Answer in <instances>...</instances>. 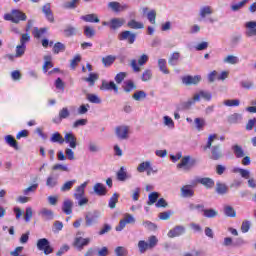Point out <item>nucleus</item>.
Returning a JSON list of instances; mask_svg holds the SVG:
<instances>
[{"label": "nucleus", "mask_w": 256, "mask_h": 256, "mask_svg": "<svg viewBox=\"0 0 256 256\" xmlns=\"http://www.w3.org/2000/svg\"><path fill=\"white\" fill-rule=\"evenodd\" d=\"M201 75H186L182 77V83L186 86L199 85L201 83Z\"/></svg>", "instance_id": "5"}, {"label": "nucleus", "mask_w": 256, "mask_h": 256, "mask_svg": "<svg viewBox=\"0 0 256 256\" xmlns=\"http://www.w3.org/2000/svg\"><path fill=\"white\" fill-rule=\"evenodd\" d=\"M64 141L65 143L69 144V147H71V149L77 148V137H75L74 133H66L64 136Z\"/></svg>", "instance_id": "11"}, {"label": "nucleus", "mask_w": 256, "mask_h": 256, "mask_svg": "<svg viewBox=\"0 0 256 256\" xmlns=\"http://www.w3.org/2000/svg\"><path fill=\"white\" fill-rule=\"evenodd\" d=\"M232 151L237 159L245 157V150H243V147L239 144H234L232 146Z\"/></svg>", "instance_id": "25"}, {"label": "nucleus", "mask_w": 256, "mask_h": 256, "mask_svg": "<svg viewBox=\"0 0 256 256\" xmlns=\"http://www.w3.org/2000/svg\"><path fill=\"white\" fill-rule=\"evenodd\" d=\"M47 31H48L47 28L34 27L32 31V35L35 39H41V37L45 36V33H47Z\"/></svg>", "instance_id": "27"}, {"label": "nucleus", "mask_w": 256, "mask_h": 256, "mask_svg": "<svg viewBox=\"0 0 256 256\" xmlns=\"http://www.w3.org/2000/svg\"><path fill=\"white\" fill-rule=\"evenodd\" d=\"M181 197L184 199H189L195 195V190H193L192 185H184L180 189Z\"/></svg>", "instance_id": "8"}, {"label": "nucleus", "mask_w": 256, "mask_h": 256, "mask_svg": "<svg viewBox=\"0 0 256 256\" xmlns=\"http://www.w3.org/2000/svg\"><path fill=\"white\" fill-rule=\"evenodd\" d=\"M147 19L152 25H155L157 19V11L151 10L150 12H148Z\"/></svg>", "instance_id": "57"}, {"label": "nucleus", "mask_w": 256, "mask_h": 256, "mask_svg": "<svg viewBox=\"0 0 256 256\" xmlns=\"http://www.w3.org/2000/svg\"><path fill=\"white\" fill-rule=\"evenodd\" d=\"M116 135L118 139H127L129 135V127L128 126H117L116 127Z\"/></svg>", "instance_id": "17"}, {"label": "nucleus", "mask_w": 256, "mask_h": 256, "mask_svg": "<svg viewBox=\"0 0 256 256\" xmlns=\"http://www.w3.org/2000/svg\"><path fill=\"white\" fill-rule=\"evenodd\" d=\"M241 119H243V116L239 113H234L230 116H228V123L231 125L241 123Z\"/></svg>", "instance_id": "31"}, {"label": "nucleus", "mask_w": 256, "mask_h": 256, "mask_svg": "<svg viewBox=\"0 0 256 256\" xmlns=\"http://www.w3.org/2000/svg\"><path fill=\"white\" fill-rule=\"evenodd\" d=\"M25 51H27V45H24V44L17 45L15 57H23L25 55Z\"/></svg>", "instance_id": "43"}, {"label": "nucleus", "mask_w": 256, "mask_h": 256, "mask_svg": "<svg viewBox=\"0 0 256 256\" xmlns=\"http://www.w3.org/2000/svg\"><path fill=\"white\" fill-rule=\"evenodd\" d=\"M90 241L91 240L89 238L78 237L74 240V247H76L77 249H79V251H81L83 247L89 245Z\"/></svg>", "instance_id": "19"}, {"label": "nucleus", "mask_w": 256, "mask_h": 256, "mask_svg": "<svg viewBox=\"0 0 256 256\" xmlns=\"http://www.w3.org/2000/svg\"><path fill=\"white\" fill-rule=\"evenodd\" d=\"M223 157V152L221 151V148L219 145L213 146L211 148V159L213 161H219Z\"/></svg>", "instance_id": "18"}, {"label": "nucleus", "mask_w": 256, "mask_h": 256, "mask_svg": "<svg viewBox=\"0 0 256 256\" xmlns=\"http://www.w3.org/2000/svg\"><path fill=\"white\" fill-rule=\"evenodd\" d=\"M233 173H240L241 177L244 179H249V171L243 168H234Z\"/></svg>", "instance_id": "59"}, {"label": "nucleus", "mask_w": 256, "mask_h": 256, "mask_svg": "<svg viewBox=\"0 0 256 256\" xmlns=\"http://www.w3.org/2000/svg\"><path fill=\"white\" fill-rule=\"evenodd\" d=\"M117 179L118 181H125L127 179V172L125 171V168L121 167L119 169L117 172Z\"/></svg>", "instance_id": "61"}, {"label": "nucleus", "mask_w": 256, "mask_h": 256, "mask_svg": "<svg viewBox=\"0 0 256 256\" xmlns=\"http://www.w3.org/2000/svg\"><path fill=\"white\" fill-rule=\"evenodd\" d=\"M179 59H181V53L173 52L168 59V64L171 65V67H175V65H179Z\"/></svg>", "instance_id": "26"}, {"label": "nucleus", "mask_w": 256, "mask_h": 256, "mask_svg": "<svg viewBox=\"0 0 256 256\" xmlns=\"http://www.w3.org/2000/svg\"><path fill=\"white\" fill-rule=\"evenodd\" d=\"M157 199H159V193L158 192H151L148 195L147 205H154V203H157Z\"/></svg>", "instance_id": "51"}, {"label": "nucleus", "mask_w": 256, "mask_h": 256, "mask_svg": "<svg viewBox=\"0 0 256 256\" xmlns=\"http://www.w3.org/2000/svg\"><path fill=\"white\" fill-rule=\"evenodd\" d=\"M197 165V159L191 156H184L180 163L177 164L178 169H184L185 171H189V169H193Z\"/></svg>", "instance_id": "2"}, {"label": "nucleus", "mask_w": 256, "mask_h": 256, "mask_svg": "<svg viewBox=\"0 0 256 256\" xmlns=\"http://www.w3.org/2000/svg\"><path fill=\"white\" fill-rule=\"evenodd\" d=\"M229 191V188L225 183L217 182L216 183V193L218 195H225Z\"/></svg>", "instance_id": "30"}, {"label": "nucleus", "mask_w": 256, "mask_h": 256, "mask_svg": "<svg viewBox=\"0 0 256 256\" xmlns=\"http://www.w3.org/2000/svg\"><path fill=\"white\" fill-rule=\"evenodd\" d=\"M93 189L94 193H96V195L99 197H104V195H107V187H105L102 183H96Z\"/></svg>", "instance_id": "22"}, {"label": "nucleus", "mask_w": 256, "mask_h": 256, "mask_svg": "<svg viewBox=\"0 0 256 256\" xmlns=\"http://www.w3.org/2000/svg\"><path fill=\"white\" fill-rule=\"evenodd\" d=\"M130 29H144L145 24L143 22H137L136 20L132 19L127 23Z\"/></svg>", "instance_id": "34"}, {"label": "nucleus", "mask_w": 256, "mask_h": 256, "mask_svg": "<svg viewBox=\"0 0 256 256\" xmlns=\"http://www.w3.org/2000/svg\"><path fill=\"white\" fill-rule=\"evenodd\" d=\"M119 202V194L114 193L108 203V206L110 207V209H115V207H117V203Z\"/></svg>", "instance_id": "45"}, {"label": "nucleus", "mask_w": 256, "mask_h": 256, "mask_svg": "<svg viewBox=\"0 0 256 256\" xmlns=\"http://www.w3.org/2000/svg\"><path fill=\"white\" fill-rule=\"evenodd\" d=\"M47 187H50V189H53V187H57V178L53 176H49L46 180Z\"/></svg>", "instance_id": "60"}, {"label": "nucleus", "mask_w": 256, "mask_h": 256, "mask_svg": "<svg viewBox=\"0 0 256 256\" xmlns=\"http://www.w3.org/2000/svg\"><path fill=\"white\" fill-rule=\"evenodd\" d=\"M135 223V218L131 214H125L124 219L120 220L119 224L116 226V231H123L124 227L127 226V224H133Z\"/></svg>", "instance_id": "6"}, {"label": "nucleus", "mask_w": 256, "mask_h": 256, "mask_svg": "<svg viewBox=\"0 0 256 256\" xmlns=\"http://www.w3.org/2000/svg\"><path fill=\"white\" fill-rule=\"evenodd\" d=\"M85 221H86V227H91V225H95V223H97V216L88 213L85 216Z\"/></svg>", "instance_id": "38"}, {"label": "nucleus", "mask_w": 256, "mask_h": 256, "mask_svg": "<svg viewBox=\"0 0 256 256\" xmlns=\"http://www.w3.org/2000/svg\"><path fill=\"white\" fill-rule=\"evenodd\" d=\"M66 47L65 44L61 43V42H56L53 46V53L55 55H59V53H63V51H65Z\"/></svg>", "instance_id": "41"}, {"label": "nucleus", "mask_w": 256, "mask_h": 256, "mask_svg": "<svg viewBox=\"0 0 256 256\" xmlns=\"http://www.w3.org/2000/svg\"><path fill=\"white\" fill-rule=\"evenodd\" d=\"M159 70L164 73V75H169V69L167 68V60L159 59L158 60Z\"/></svg>", "instance_id": "33"}, {"label": "nucleus", "mask_w": 256, "mask_h": 256, "mask_svg": "<svg viewBox=\"0 0 256 256\" xmlns=\"http://www.w3.org/2000/svg\"><path fill=\"white\" fill-rule=\"evenodd\" d=\"M5 21H11L12 23H19L20 21H27V15L21 10H12L11 14L6 13L4 15Z\"/></svg>", "instance_id": "1"}, {"label": "nucleus", "mask_w": 256, "mask_h": 256, "mask_svg": "<svg viewBox=\"0 0 256 256\" xmlns=\"http://www.w3.org/2000/svg\"><path fill=\"white\" fill-rule=\"evenodd\" d=\"M64 35L65 37H73L77 35V28L71 25L66 26V28L64 29Z\"/></svg>", "instance_id": "35"}, {"label": "nucleus", "mask_w": 256, "mask_h": 256, "mask_svg": "<svg viewBox=\"0 0 256 256\" xmlns=\"http://www.w3.org/2000/svg\"><path fill=\"white\" fill-rule=\"evenodd\" d=\"M82 21H85V23H100L101 20L99 19V16L97 14H87L84 16H81Z\"/></svg>", "instance_id": "23"}, {"label": "nucleus", "mask_w": 256, "mask_h": 256, "mask_svg": "<svg viewBox=\"0 0 256 256\" xmlns=\"http://www.w3.org/2000/svg\"><path fill=\"white\" fill-rule=\"evenodd\" d=\"M203 215L204 217H206L207 219H213L215 217H217V215H219V212H217V210L210 208V209H204L203 210Z\"/></svg>", "instance_id": "32"}, {"label": "nucleus", "mask_w": 256, "mask_h": 256, "mask_svg": "<svg viewBox=\"0 0 256 256\" xmlns=\"http://www.w3.org/2000/svg\"><path fill=\"white\" fill-rule=\"evenodd\" d=\"M200 185H203L206 189H213L215 187V181L209 177L200 178L197 180Z\"/></svg>", "instance_id": "20"}, {"label": "nucleus", "mask_w": 256, "mask_h": 256, "mask_svg": "<svg viewBox=\"0 0 256 256\" xmlns=\"http://www.w3.org/2000/svg\"><path fill=\"white\" fill-rule=\"evenodd\" d=\"M39 215H41L42 219H44L45 221H51L55 217L53 210L47 208H42L39 212Z\"/></svg>", "instance_id": "21"}, {"label": "nucleus", "mask_w": 256, "mask_h": 256, "mask_svg": "<svg viewBox=\"0 0 256 256\" xmlns=\"http://www.w3.org/2000/svg\"><path fill=\"white\" fill-rule=\"evenodd\" d=\"M211 97H212L211 93L201 90L199 93H196L193 96V101L199 102L201 101V99H205V101H211Z\"/></svg>", "instance_id": "15"}, {"label": "nucleus", "mask_w": 256, "mask_h": 256, "mask_svg": "<svg viewBox=\"0 0 256 256\" xmlns=\"http://www.w3.org/2000/svg\"><path fill=\"white\" fill-rule=\"evenodd\" d=\"M84 35L87 37V39H93L95 35V28L91 26H85L84 27Z\"/></svg>", "instance_id": "46"}, {"label": "nucleus", "mask_w": 256, "mask_h": 256, "mask_svg": "<svg viewBox=\"0 0 256 256\" xmlns=\"http://www.w3.org/2000/svg\"><path fill=\"white\" fill-rule=\"evenodd\" d=\"M75 183H77V180H70L65 182L62 187L60 188V191H62L63 193H65V191H71V189H73V186L75 185Z\"/></svg>", "instance_id": "39"}, {"label": "nucleus", "mask_w": 256, "mask_h": 256, "mask_svg": "<svg viewBox=\"0 0 256 256\" xmlns=\"http://www.w3.org/2000/svg\"><path fill=\"white\" fill-rule=\"evenodd\" d=\"M116 256H127V249L122 246H118L115 249Z\"/></svg>", "instance_id": "64"}, {"label": "nucleus", "mask_w": 256, "mask_h": 256, "mask_svg": "<svg viewBox=\"0 0 256 256\" xmlns=\"http://www.w3.org/2000/svg\"><path fill=\"white\" fill-rule=\"evenodd\" d=\"M224 215H226V217H237V212L235 211V208H233L232 206H224Z\"/></svg>", "instance_id": "40"}, {"label": "nucleus", "mask_w": 256, "mask_h": 256, "mask_svg": "<svg viewBox=\"0 0 256 256\" xmlns=\"http://www.w3.org/2000/svg\"><path fill=\"white\" fill-rule=\"evenodd\" d=\"M77 3H79V0H71L70 2H66L64 4V9H77Z\"/></svg>", "instance_id": "63"}, {"label": "nucleus", "mask_w": 256, "mask_h": 256, "mask_svg": "<svg viewBox=\"0 0 256 256\" xmlns=\"http://www.w3.org/2000/svg\"><path fill=\"white\" fill-rule=\"evenodd\" d=\"M42 13H44L47 21L49 23H55V17L53 16V11H51V4L47 3L42 7Z\"/></svg>", "instance_id": "10"}, {"label": "nucleus", "mask_w": 256, "mask_h": 256, "mask_svg": "<svg viewBox=\"0 0 256 256\" xmlns=\"http://www.w3.org/2000/svg\"><path fill=\"white\" fill-rule=\"evenodd\" d=\"M185 233V228L183 226H176L173 229L169 230L168 237L173 239L175 237H181Z\"/></svg>", "instance_id": "12"}, {"label": "nucleus", "mask_w": 256, "mask_h": 256, "mask_svg": "<svg viewBox=\"0 0 256 256\" xmlns=\"http://www.w3.org/2000/svg\"><path fill=\"white\" fill-rule=\"evenodd\" d=\"M217 139V134H211L208 137L207 144L203 147L204 151H207V149H211V146L213 145V142Z\"/></svg>", "instance_id": "55"}, {"label": "nucleus", "mask_w": 256, "mask_h": 256, "mask_svg": "<svg viewBox=\"0 0 256 256\" xmlns=\"http://www.w3.org/2000/svg\"><path fill=\"white\" fill-rule=\"evenodd\" d=\"M118 39L119 41H128L129 45H133V43H135V39H137V34L129 30H125L118 35Z\"/></svg>", "instance_id": "4"}, {"label": "nucleus", "mask_w": 256, "mask_h": 256, "mask_svg": "<svg viewBox=\"0 0 256 256\" xmlns=\"http://www.w3.org/2000/svg\"><path fill=\"white\" fill-rule=\"evenodd\" d=\"M97 79H99V75L95 73H90L89 77L83 78V81H86V83H89L90 87H94L95 81H97Z\"/></svg>", "instance_id": "37"}, {"label": "nucleus", "mask_w": 256, "mask_h": 256, "mask_svg": "<svg viewBox=\"0 0 256 256\" xmlns=\"http://www.w3.org/2000/svg\"><path fill=\"white\" fill-rule=\"evenodd\" d=\"M85 187H87V182H84L76 188V192L74 193L75 199H81L85 196Z\"/></svg>", "instance_id": "28"}, {"label": "nucleus", "mask_w": 256, "mask_h": 256, "mask_svg": "<svg viewBox=\"0 0 256 256\" xmlns=\"http://www.w3.org/2000/svg\"><path fill=\"white\" fill-rule=\"evenodd\" d=\"M37 189H39V184L35 183L32 184L31 186L25 188L23 190L24 195H29V193H35L37 191Z\"/></svg>", "instance_id": "54"}, {"label": "nucleus", "mask_w": 256, "mask_h": 256, "mask_svg": "<svg viewBox=\"0 0 256 256\" xmlns=\"http://www.w3.org/2000/svg\"><path fill=\"white\" fill-rule=\"evenodd\" d=\"M70 115H71V112L69 111V108L64 107L59 111L58 117L60 121H63V119H68Z\"/></svg>", "instance_id": "44"}, {"label": "nucleus", "mask_w": 256, "mask_h": 256, "mask_svg": "<svg viewBox=\"0 0 256 256\" xmlns=\"http://www.w3.org/2000/svg\"><path fill=\"white\" fill-rule=\"evenodd\" d=\"M213 14V9H211V6H204L200 10V17L202 19H205L207 15H212Z\"/></svg>", "instance_id": "47"}, {"label": "nucleus", "mask_w": 256, "mask_h": 256, "mask_svg": "<svg viewBox=\"0 0 256 256\" xmlns=\"http://www.w3.org/2000/svg\"><path fill=\"white\" fill-rule=\"evenodd\" d=\"M153 77V72H151V70L146 69L143 74H142V81L147 82V81H151V78Z\"/></svg>", "instance_id": "62"}, {"label": "nucleus", "mask_w": 256, "mask_h": 256, "mask_svg": "<svg viewBox=\"0 0 256 256\" xmlns=\"http://www.w3.org/2000/svg\"><path fill=\"white\" fill-rule=\"evenodd\" d=\"M101 91H114L115 93H119V88L117 87V84L115 82L110 81H102V85L100 86Z\"/></svg>", "instance_id": "9"}, {"label": "nucleus", "mask_w": 256, "mask_h": 256, "mask_svg": "<svg viewBox=\"0 0 256 256\" xmlns=\"http://www.w3.org/2000/svg\"><path fill=\"white\" fill-rule=\"evenodd\" d=\"M6 145L15 149V151H19V142L13 137V135H6L4 137Z\"/></svg>", "instance_id": "16"}, {"label": "nucleus", "mask_w": 256, "mask_h": 256, "mask_svg": "<svg viewBox=\"0 0 256 256\" xmlns=\"http://www.w3.org/2000/svg\"><path fill=\"white\" fill-rule=\"evenodd\" d=\"M226 107H239L241 101L239 99H228L223 102Z\"/></svg>", "instance_id": "50"}, {"label": "nucleus", "mask_w": 256, "mask_h": 256, "mask_svg": "<svg viewBox=\"0 0 256 256\" xmlns=\"http://www.w3.org/2000/svg\"><path fill=\"white\" fill-rule=\"evenodd\" d=\"M223 61L224 63H228V65H237V63H239V58L234 55H228Z\"/></svg>", "instance_id": "48"}, {"label": "nucleus", "mask_w": 256, "mask_h": 256, "mask_svg": "<svg viewBox=\"0 0 256 256\" xmlns=\"http://www.w3.org/2000/svg\"><path fill=\"white\" fill-rule=\"evenodd\" d=\"M138 249L140 253H145L148 249H151L149 247V243L145 242V240H140L138 242Z\"/></svg>", "instance_id": "53"}, {"label": "nucleus", "mask_w": 256, "mask_h": 256, "mask_svg": "<svg viewBox=\"0 0 256 256\" xmlns=\"http://www.w3.org/2000/svg\"><path fill=\"white\" fill-rule=\"evenodd\" d=\"M45 63L42 67L44 73H47V71H49V69H52L53 67V62H51V56H45Z\"/></svg>", "instance_id": "49"}, {"label": "nucleus", "mask_w": 256, "mask_h": 256, "mask_svg": "<svg viewBox=\"0 0 256 256\" xmlns=\"http://www.w3.org/2000/svg\"><path fill=\"white\" fill-rule=\"evenodd\" d=\"M87 100L90 103H95L96 105H99V103H101V98H99V96L95 94H87Z\"/></svg>", "instance_id": "58"}, {"label": "nucleus", "mask_w": 256, "mask_h": 256, "mask_svg": "<svg viewBox=\"0 0 256 256\" xmlns=\"http://www.w3.org/2000/svg\"><path fill=\"white\" fill-rule=\"evenodd\" d=\"M247 37H256V21H249L245 24Z\"/></svg>", "instance_id": "13"}, {"label": "nucleus", "mask_w": 256, "mask_h": 256, "mask_svg": "<svg viewBox=\"0 0 256 256\" xmlns=\"http://www.w3.org/2000/svg\"><path fill=\"white\" fill-rule=\"evenodd\" d=\"M135 89H137V85H135V82H133V80H128L125 82V93H131V91H135Z\"/></svg>", "instance_id": "42"}, {"label": "nucleus", "mask_w": 256, "mask_h": 256, "mask_svg": "<svg viewBox=\"0 0 256 256\" xmlns=\"http://www.w3.org/2000/svg\"><path fill=\"white\" fill-rule=\"evenodd\" d=\"M115 59H116L115 56L108 55V56L102 58V63L104 65V67H111L113 65V63H115Z\"/></svg>", "instance_id": "36"}, {"label": "nucleus", "mask_w": 256, "mask_h": 256, "mask_svg": "<svg viewBox=\"0 0 256 256\" xmlns=\"http://www.w3.org/2000/svg\"><path fill=\"white\" fill-rule=\"evenodd\" d=\"M51 143H59V145H63L65 143V138L59 132H55L52 134L50 138Z\"/></svg>", "instance_id": "29"}, {"label": "nucleus", "mask_w": 256, "mask_h": 256, "mask_svg": "<svg viewBox=\"0 0 256 256\" xmlns=\"http://www.w3.org/2000/svg\"><path fill=\"white\" fill-rule=\"evenodd\" d=\"M146 97H147V93H145V91L143 90L136 91L132 96V98L135 101H141V99H145Z\"/></svg>", "instance_id": "52"}, {"label": "nucleus", "mask_w": 256, "mask_h": 256, "mask_svg": "<svg viewBox=\"0 0 256 256\" xmlns=\"http://www.w3.org/2000/svg\"><path fill=\"white\" fill-rule=\"evenodd\" d=\"M123 25H125L124 18H112L110 20V29L112 31H117V29H120Z\"/></svg>", "instance_id": "14"}, {"label": "nucleus", "mask_w": 256, "mask_h": 256, "mask_svg": "<svg viewBox=\"0 0 256 256\" xmlns=\"http://www.w3.org/2000/svg\"><path fill=\"white\" fill-rule=\"evenodd\" d=\"M37 249L43 251L44 255H51L53 247L47 238H41L37 241Z\"/></svg>", "instance_id": "3"}, {"label": "nucleus", "mask_w": 256, "mask_h": 256, "mask_svg": "<svg viewBox=\"0 0 256 256\" xmlns=\"http://www.w3.org/2000/svg\"><path fill=\"white\" fill-rule=\"evenodd\" d=\"M62 211L65 215H71L73 213V201L66 199L62 205Z\"/></svg>", "instance_id": "24"}, {"label": "nucleus", "mask_w": 256, "mask_h": 256, "mask_svg": "<svg viewBox=\"0 0 256 256\" xmlns=\"http://www.w3.org/2000/svg\"><path fill=\"white\" fill-rule=\"evenodd\" d=\"M194 123H195L196 129L198 131H203V128L205 127V119H203V118H195Z\"/></svg>", "instance_id": "56"}, {"label": "nucleus", "mask_w": 256, "mask_h": 256, "mask_svg": "<svg viewBox=\"0 0 256 256\" xmlns=\"http://www.w3.org/2000/svg\"><path fill=\"white\" fill-rule=\"evenodd\" d=\"M137 171L138 173H147V175H151L152 173H155V171L153 170V167H151V162L146 161V162H142L138 165L137 167Z\"/></svg>", "instance_id": "7"}]
</instances>
